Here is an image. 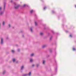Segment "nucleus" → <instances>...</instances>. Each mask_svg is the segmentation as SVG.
<instances>
[{"label": "nucleus", "instance_id": "11", "mask_svg": "<svg viewBox=\"0 0 76 76\" xmlns=\"http://www.w3.org/2000/svg\"><path fill=\"white\" fill-rule=\"evenodd\" d=\"M3 25H4V22H3Z\"/></svg>", "mask_w": 76, "mask_h": 76}, {"label": "nucleus", "instance_id": "22", "mask_svg": "<svg viewBox=\"0 0 76 76\" xmlns=\"http://www.w3.org/2000/svg\"><path fill=\"white\" fill-rule=\"evenodd\" d=\"M15 9H17V8L15 7Z\"/></svg>", "mask_w": 76, "mask_h": 76}, {"label": "nucleus", "instance_id": "21", "mask_svg": "<svg viewBox=\"0 0 76 76\" xmlns=\"http://www.w3.org/2000/svg\"><path fill=\"white\" fill-rule=\"evenodd\" d=\"M32 66H34V65H33Z\"/></svg>", "mask_w": 76, "mask_h": 76}, {"label": "nucleus", "instance_id": "19", "mask_svg": "<svg viewBox=\"0 0 76 76\" xmlns=\"http://www.w3.org/2000/svg\"><path fill=\"white\" fill-rule=\"evenodd\" d=\"M70 37H72V35H70Z\"/></svg>", "mask_w": 76, "mask_h": 76}, {"label": "nucleus", "instance_id": "14", "mask_svg": "<svg viewBox=\"0 0 76 76\" xmlns=\"http://www.w3.org/2000/svg\"><path fill=\"white\" fill-rule=\"evenodd\" d=\"M45 9H46V7H45L44 8V10H45Z\"/></svg>", "mask_w": 76, "mask_h": 76}, {"label": "nucleus", "instance_id": "1", "mask_svg": "<svg viewBox=\"0 0 76 76\" xmlns=\"http://www.w3.org/2000/svg\"><path fill=\"white\" fill-rule=\"evenodd\" d=\"M1 44H3V39L2 38L1 39Z\"/></svg>", "mask_w": 76, "mask_h": 76}, {"label": "nucleus", "instance_id": "20", "mask_svg": "<svg viewBox=\"0 0 76 76\" xmlns=\"http://www.w3.org/2000/svg\"><path fill=\"white\" fill-rule=\"evenodd\" d=\"M31 31H32V28H31Z\"/></svg>", "mask_w": 76, "mask_h": 76}, {"label": "nucleus", "instance_id": "12", "mask_svg": "<svg viewBox=\"0 0 76 76\" xmlns=\"http://www.w3.org/2000/svg\"><path fill=\"white\" fill-rule=\"evenodd\" d=\"M40 34L41 35H42V33H40Z\"/></svg>", "mask_w": 76, "mask_h": 76}, {"label": "nucleus", "instance_id": "7", "mask_svg": "<svg viewBox=\"0 0 76 76\" xmlns=\"http://www.w3.org/2000/svg\"><path fill=\"white\" fill-rule=\"evenodd\" d=\"M45 63V61H43V64H44Z\"/></svg>", "mask_w": 76, "mask_h": 76}, {"label": "nucleus", "instance_id": "23", "mask_svg": "<svg viewBox=\"0 0 76 76\" xmlns=\"http://www.w3.org/2000/svg\"><path fill=\"white\" fill-rule=\"evenodd\" d=\"M42 47H43V48H44V46H43Z\"/></svg>", "mask_w": 76, "mask_h": 76}, {"label": "nucleus", "instance_id": "4", "mask_svg": "<svg viewBox=\"0 0 76 76\" xmlns=\"http://www.w3.org/2000/svg\"><path fill=\"white\" fill-rule=\"evenodd\" d=\"M34 55V53H32L31 55V56H33Z\"/></svg>", "mask_w": 76, "mask_h": 76}, {"label": "nucleus", "instance_id": "5", "mask_svg": "<svg viewBox=\"0 0 76 76\" xmlns=\"http://www.w3.org/2000/svg\"><path fill=\"white\" fill-rule=\"evenodd\" d=\"M13 62H15V59H13Z\"/></svg>", "mask_w": 76, "mask_h": 76}, {"label": "nucleus", "instance_id": "15", "mask_svg": "<svg viewBox=\"0 0 76 76\" xmlns=\"http://www.w3.org/2000/svg\"><path fill=\"white\" fill-rule=\"evenodd\" d=\"M35 24L36 25H37V22H35Z\"/></svg>", "mask_w": 76, "mask_h": 76}, {"label": "nucleus", "instance_id": "16", "mask_svg": "<svg viewBox=\"0 0 76 76\" xmlns=\"http://www.w3.org/2000/svg\"><path fill=\"white\" fill-rule=\"evenodd\" d=\"M1 10V8L0 7V10Z\"/></svg>", "mask_w": 76, "mask_h": 76}, {"label": "nucleus", "instance_id": "24", "mask_svg": "<svg viewBox=\"0 0 76 76\" xmlns=\"http://www.w3.org/2000/svg\"><path fill=\"white\" fill-rule=\"evenodd\" d=\"M4 7H5V6H4Z\"/></svg>", "mask_w": 76, "mask_h": 76}, {"label": "nucleus", "instance_id": "10", "mask_svg": "<svg viewBox=\"0 0 76 76\" xmlns=\"http://www.w3.org/2000/svg\"><path fill=\"white\" fill-rule=\"evenodd\" d=\"M32 12H33V10H31L30 12V13H32Z\"/></svg>", "mask_w": 76, "mask_h": 76}, {"label": "nucleus", "instance_id": "6", "mask_svg": "<svg viewBox=\"0 0 76 76\" xmlns=\"http://www.w3.org/2000/svg\"><path fill=\"white\" fill-rule=\"evenodd\" d=\"M28 75L29 76H30L31 75V72H30L28 74Z\"/></svg>", "mask_w": 76, "mask_h": 76}, {"label": "nucleus", "instance_id": "18", "mask_svg": "<svg viewBox=\"0 0 76 76\" xmlns=\"http://www.w3.org/2000/svg\"><path fill=\"white\" fill-rule=\"evenodd\" d=\"M9 26L10 27V24L9 25Z\"/></svg>", "mask_w": 76, "mask_h": 76}, {"label": "nucleus", "instance_id": "3", "mask_svg": "<svg viewBox=\"0 0 76 76\" xmlns=\"http://www.w3.org/2000/svg\"><path fill=\"white\" fill-rule=\"evenodd\" d=\"M33 61V60H32V59H31L30 60V62H32Z\"/></svg>", "mask_w": 76, "mask_h": 76}, {"label": "nucleus", "instance_id": "8", "mask_svg": "<svg viewBox=\"0 0 76 76\" xmlns=\"http://www.w3.org/2000/svg\"><path fill=\"white\" fill-rule=\"evenodd\" d=\"M3 12H1L0 13V15H1L2 14H3Z\"/></svg>", "mask_w": 76, "mask_h": 76}, {"label": "nucleus", "instance_id": "13", "mask_svg": "<svg viewBox=\"0 0 76 76\" xmlns=\"http://www.w3.org/2000/svg\"><path fill=\"white\" fill-rule=\"evenodd\" d=\"M73 50L74 51H75V48H73Z\"/></svg>", "mask_w": 76, "mask_h": 76}, {"label": "nucleus", "instance_id": "2", "mask_svg": "<svg viewBox=\"0 0 76 76\" xmlns=\"http://www.w3.org/2000/svg\"><path fill=\"white\" fill-rule=\"evenodd\" d=\"M23 67H24L23 66H22L21 67V70H22V69H23Z\"/></svg>", "mask_w": 76, "mask_h": 76}, {"label": "nucleus", "instance_id": "9", "mask_svg": "<svg viewBox=\"0 0 76 76\" xmlns=\"http://www.w3.org/2000/svg\"><path fill=\"white\" fill-rule=\"evenodd\" d=\"M12 53H14L15 52V51L13 50H12Z\"/></svg>", "mask_w": 76, "mask_h": 76}, {"label": "nucleus", "instance_id": "26", "mask_svg": "<svg viewBox=\"0 0 76 76\" xmlns=\"http://www.w3.org/2000/svg\"><path fill=\"white\" fill-rule=\"evenodd\" d=\"M26 75H25L24 76H26Z\"/></svg>", "mask_w": 76, "mask_h": 76}, {"label": "nucleus", "instance_id": "17", "mask_svg": "<svg viewBox=\"0 0 76 76\" xmlns=\"http://www.w3.org/2000/svg\"><path fill=\"white\" fill-rule=\"evenodd\" d=\"M24 7H25V6H26V5L25 4L24 5Z\"/></svg>", "mask_w": 76, "mask_h": 76}, {"label": "nucleus", "instance_id": "25", "mask_svg": "<svg viewBox=\"0 0 76 76\" xmlns=\"http://www.w3.org/2000/svg\"><path fill=\"white\" fill-rule=\"evenodd\" d=\"M3 74H4V72H3Z\"/></svg>", "mask_w": 76, "mask_h": 76}]
</instances>
